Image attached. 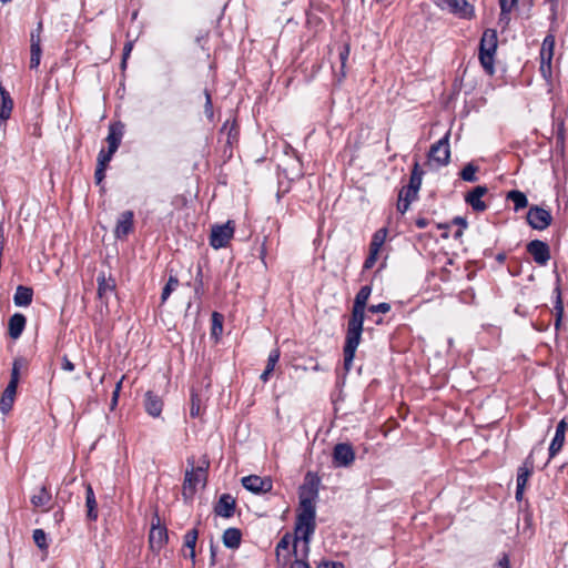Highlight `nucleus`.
I'll return each instance as SVG.
<instances>
[{
	"instance_id": "20",
	"label": "nucleus",
	"mask_w": 568,
	"mask_h": 568,
	"mask_svg": "<svg viewBox=\"0 0 568 568\" xmlns=\"http://www.w3.org/2000/svg\"><path fill=\"white\" fill-rule=\"evenodd\" d=\"M236 508L235 498L230 494H222L214 505V514L223 518H231Z\"/></svg>"
},
{
	"instance_id": "23",
	"label": "nucleus",
	"mask_w": 568,
	"mask_h": 568,
	"mask_svg": "<svg viewBox=\"0 0 568 568\" xmlns=\"http://www.w3.org/2000/svg\"><path fill=\"white\" fill-rule=\"evenodd\" d=\"M145 412L152 417H159L163 409L162 398L152 390H148L144 395Z\"/></svg>"
},
{
	"instance_id": "60",
	"label": "nucleus",
	"mask_w": 568,
	"mask_h": 568,
	"mask_svg": "<svg viewBox=\"0 0 568 568\" xmlns=\"http://www.w3.org/2000/svg\"><path fill=\"white\" fill-rule=\"evenodd\" d=\"M266 254H267V248H266V239H265L261 245L260 253H258V257L265 267H266Z\"/></svg>"
},
{
	"instance_id": "50",
	"label": "nucleus",
	"mask_w": 568,
	"mask_h": 568,
	"mask_svg": "<svg viewBox=\"0 0 568 568\" xmlns=\"http://www.w3.org/2000/svg\"><path fill=\"white\" fill-rule=\"evenodd\" d=\"M280 356H281L280 348L276 347V348L272 349L268 354L265 369H270V371L274 372V368L280 361Z\"/></svg>"
},
{
	"instance_id": "59",
	"label": "nucleus",
	"mask_w": 568,
	"mask_h": 568,
	"mask_svg": "<svg viewBox=\"0 0 568 568\" xmlns=\"http://www.w3.org/2000/svg\"><path fill=\"white\" fill-rule=\"evenodd\" d=\"M495 568H510L509 556L506 552L503 554Z\"/></svg>"
},
{
	"instance_id": "28",
	"label": "nucleus",
	"mask_w": 568,
	"mask_h": 568,
	"mask_svg": "<svg viewBox=\"0 0 568 568\" xmlns=\"http://www.w3.org/2000/svg\"><path fill=\"white\" fill-rule=\"evenodd\" d=\"M559 281H560L559 276H557V285L554 290L555 304H554V311H552L554 320H555L554 325H555L556 331H558L559 327L561 326L562 316H564V302H562V297H561Z\"/></svg>"
},
{
	"instance_id": "9",
	"label": "nucleus",
	"mask_w": 568,
	"mask_h": 568,
	"mask_svg": "<svg viewBox=\"0 0 568 568\" xmlns=\"http://www.w3.org/2000/svg\"><path fill=\"white\" fill-rule=\"evenodd\" d=\"M321 478L317 474L308 471L304 477V483L300 487L298 497L300 503L303 504L304 500H308L310 505H315L316 499L318 498Z\"/></svg>"
},
{
	"instance_id": "53",
	"label": "nucleus",
	"mask_w": 568,
	"mask_h": 568,
	"mask_svg": "<svg viewBox=\"0 0 568 568\" xmlns=\"http://www.w3.org/2000/svg\"><path fill=\"white\" fill-rule=\"evenodd\" d=\"M565 467L566 464L560 465L555 474V480L557 481V484H561L564 488L568 486V479L565 475Z\"/></svg>"
},
{
	"instance_id": "37",
	"label": "nucleus",
	"mask_w": 568,
	"mask_h": 568,
	"mask_svg": "<svg viewBox=\"0 0 568 568\" xmlns=\"http://www.w3.org/2000/svg\"><path fill=\"white\" fill-rule=\"evenodd\" d=\"M98 282V296L103 298L106 293L115 290V281L113 278H105L104 274H101L97 278Z\"/></svg>"
},
{
	"instance_id": "22",
	"label": "nucleus",
	"mask_w": 568,
	"mask_h": 568,
	"mask_svg": "<svg viewBox=\"0 0 568 568\" xmlns=\"http://www.w3.org/2000/svg\"><path fill=\"white\" fill-rule=\"evenodd\" d=\"M221 135H226V145L232 149L240 138V125L234 118L232 121L226 120L220 130Z\"/></svg>"
},
{
	"instance_id": "57",
	"label": "nucleus",
	"mask_w": 568,
	"mask_h": 568,
	"mask_svg": "<svg viewBox=\"0 0 568 568\" xmlns=\"http://www.w3.org/2000/svg\"><path fill=\"white\" fill-rule=\"evenodd\" d=\"M378 255L369 253L363 264V271L371 270L377 261Z\"/></svg>"
},
{
	"instance_id": "16",
	"label": "nucleus",
	"mask_w": 568,
	"mask_h": 568,
	"mask_svg": "<svg viewBox=\"0 0 568 568\" xmlns=\"http://www.w3.org/2000/svg\"><path fill=\"white\" fill-rule=\"evenodd\" d=\"M134 230V213L131 210L122 212L114 227V237L116 240H125Z\"/></svg>"
},
{
	"instance_id": "30",
	"label": "nucleus",
	"mask_w": 568,
	"mask_h": 568,
	"mask_svg": "<svg viewBox=\"0 0 568 568\" xmlns=\"http://www.w3.org/2000/svg\"><path fill=\"white\" fill-rule=\"evenodd\" d=\"M199 538V530L197 528L190 529L185 532L183 537V547L190 549L189 555H184L185 557H189L192 561V564H195V546Z\"/></svg>"
},
{
	"instance_id": "61",
	"label": "nucleus",
	"mask_w": 568,
	"mask_h": 568,
	"mask_svg": "<svg viewBox=\"0 0 568 568\" xmlns=\"http://www.w3.org/2000/svg\"><path fill=\"white\" fill-rule=\"evenodd\" d=\"M74 368V364L67 356H64L62 358V369L67 372H73Z\"/></svg>"
},
{
	"instance_id": "12",
	"label": "nucleus",
	"mask_w": 568,
	"mask_h": 568,
	"mask_svg": "<svg viewBox=\"0 0 568 568\" xmlns=\"http://www.w3.org/2000/svg\"><path fill=\"white\" fill-rule=\"evenodd\" d=\"M333 465L335 467H349L355 460V450L349 443H338L333 448Z\"/></svg>"
},
{
	"instance_id": "31",
	"label": "nucleus",
	"mask_w": 568,
	"mask_h": 568,
	"mask_svg": "<svg viewBox=\"0 0 568 568\" xmlns=\"http://www.w3.org/2000/svg\"><path fill=\"white\" fill-rule=\"evenodd\" d=\"M0 95H1V103H0V124L6 122L12 111L13 101L10 97V93L2 87H0Z\"/></svg>"
},
{
	"instance_id": "3",
	"label": "nucleus",
	"mask_w": 568,
	"mask_h": 568,
	"mask_svg": "<svg viewBox=\"0 0 568 568\" xmlns=\"http://www.w3.org/2000/svg\"><path fill=\"white\" fill-rule=\"evenodd\" d=\"M187 464L190 468L185 471L182 490L184 499L193 498L197 486L201 483H203V485L206 484L207 469L210 467V462L206 457L202 459L201 466H194V458H187Z\"/></svg>"
},
{
	"instance_id": "34",
	"label": "nucleus",
	"mask_w": 568,
	"mask_h": 568,
	"mask_svg": "<svg viewBox=\"0 0 568 568\" xmlns=\"http://www.w3.org/2000/svg\"><path fill=\"white\" fill-rule=\"evenodd\" d=\"M506 200L514 203L515 212H518L528 206V199L526 194L519 190H511L507 192Z\"/></svg>"
},
{
	"instance_id": "27",
	"label": "nucleus",
	"mask_w": 568,
	"mask_h": 568,
	"mask_svg": "<svg viewBox=\"0 0 568 568\" xmlns=\"http://www.w3.org/2000/svg\"><path fill=\"white\" fill-rule=\"evenodd\" d=\"M33 295L32 287L18 285L13 295V303L18 307H27L32 303Z\"/></svg>"
},
{
	"instance_id": "6",
	"label": "nucleus",
	"mask_w": 568,
	"mask_h": 568,
	"mask_svg": "<svg viewBox=\"0 0 568 568\" xmlns=\"http://www.w3.org/2000/svg\"><path fill=\"white\" fill-rule=\"evenodd\" d=\"M235 224L229 220L224 224L212 226L210 235V245L215 248L226 247L234 235Z\"/></svg>"
},
{
	"instance_id": "25",
	"label": "nucleus",
	"mask_w": 568,
	"mask_h": 568,
	"mask_svg": "<svg viewBox=\"0 0 568 568\" xmlns=\"http://www.w3.org/2000/svg\"><path fill=\"white\" fill-rule=\"evenodd\" d=\"M27 325V318L22 313H14L8 322V334L12 339L21 336Z\"/></svg>"
},
{
	"instance_id": "13",
	"label": "nucleus",
	"mask_w": 568,
	"mask_h": 568,
	"mask_svg": "<svg viewBox=\"0 0 568 568\" xmlns=\"http://www.w3.org/2000/svg\"><path fill=\"white\" fill-rule=\"evenodd\" d=\"M242 486L255 494L261 495L272 490L273 481L270 477H261L257 475H248L241 479Z\"/></svg>"
},
{
	"instance_id": "8",
	"label": "nucleus",
	"mask_w": 568,
	"mask_h": 568,
	"mask_svg": "<svg viewBox=\"0 0 568 568\" xmlns=\"http://www.w3.org/2000/svg\"><path fill=\"white\" fill-rule=\"evenodd\" d=\"M169 541L168 528L161 525L158 514L152 519L149 534L150 548L154 552H160Z\"/></svg>"
},
{
	"instance_id": "36",
	"label": "nucleus",
	"mask_w": 568,
	"mask_h": 568,
	"mask_svg": "<svg viewBox=\"0 0 568 568\" xmlns=\"http://www.w3.org/2000/svg\"><path fill=\"white\" fill-rule=\"evenodd\" d=\"M387 232L388 231L386 227H382L373 234L372 241L369 243V253L378 255L381 247L386 241Z\"/></svg>"
},
{
	"instance_id": "19",
	"label": "nucleus",
	"mask_w": 568,
	"mask_h": 568,
	"mask_svg": "<svg viewBox=\"0 0 568 568\" xmlns=\"http://www.w3.org/2000/svg\"><path fill=\"white\" fill-rule=\"evenodd\" d=\"M555 36L547 34L542 41L540 49V70L545 74L546 70L550 71L551 59L554 55Z\"/></svg>"
},
{
	"instance_id": "44",
	"label": "nucleus",
	"mask_w": 568,
	"mask_h": 568,
	"mask_svg": "<svg viewBox=\"0 0 568 568\" xmlns=\"http://www.w3.org/2000/svg\"><path fill=\"white\" fill-rule=\"evenodd\" d=\"M203 94L205 97V103H204V114L209 122H214V109H213V102H212V94L211 91L205 88L203 91Z\"/></svg>"
},
{
	"instance_id": "7",
	"label": "nucleus",
	"mask_w": 568,
	"mask_h": 568,
	"mask_svg": "<svg viewBox=\"0 0 568 568\" xmlns=\"http://www.w3.org/2000/svg\"><path fill=\"white\" fill-rule=\"evenodd\" d=\"M450 131L434 143L428 153L427 158L429 162H435L437 166H445L450 160V146H449Z\"/></svg>"
},
{
	"instance_id": "46",
	"label": "nucleus",
	"mask_w": 568,
	"mask_h": 568,
	"mask_svg": "<svg viewBox=\"0 0 568 568\" xmlns=\"http://www.w3.org/2000/svg\"><path fill=\"white\" fill-rule=\"evenodd\" d=\"M292 542L294 544V536L291 532H285L275 548L277 559H280L281 551L288 550Z\"/></svg>"
},
{
	"instance_id": "47",
	"label": "nucleus",
	"mask_w": 568,
	"mask_h": 568,
	"mask_svg": "<svg viewBox=\"0 0 568 568\" xmlns=\"http://www.w3.org/2000/svg\"><path fill=\"white\" fill-rule=\"evenodd\" d=\"M349 44L348 43H345L341 50H339V60H341V78H339V81L345 78V67H346V62H347V59L349 57Z\"/></svg>"
},
{
	"instance_id": "29",
	"label": "nucleus",
	"mask_w": 568,
	"mask_h": 568,
	"mask_svg": "<svg viewBox=\"0 0 568 568\" xmlns=\"http://www.w3.org/2000/svg\"><path fill=\"white\" fill-rule=\"evenodd\" d=\"M223 544L226 548L237 549L242 540V531L239 528H227L222 536Z\"/></svg>"
},
{
	"instance_id": "58",
	"label": "nucleus",
	"mask_w": 568,
	"mask_h": 568,
	"mask_svg": "<svg viewBox=\"0 0 568 568\" xmlns=\"http://www.w3.org/2000/svg\"><path fill=\"white\" fill-rule=\"evenodd\" d=\"M410 202L408 199H402L398 196L397 211L402 214L406 213L409 209Z\"/></svg>"
},
{
	"instance_id": "62",
	"label": "nucleus",
	"mask_w": 568,
	"mask_h": 568,
	"mask_svg": "<svg viewBox=\"0 0 568 568\" xmlns=\"http://www.w3.org/2000/svg\"><path fill=\"white\" fill-rule=\"evenodd\" d=\"M452 223L455 224V225H458L459 229L460 227L466 229L467 225H468L467 220L464 216H455L453 219Z\"/></svg>"
},
{
	"instance_id": "38",
	"label": "nucleus",
	"mask_w": 568,
	"mask_h": 568,
	"mask_svg": "<svg viewBox=\"0 0 568 568\" xmlns=\"http://www.w3.org/2000/svg\"><path fill=\"white\" fill-rule=\"evenodd\" d=\"M205 294V285L203 281V268L202 265L199 263L196 265V273H195V283H194V297L197 301H201L202 297Z\"/></svg>"
},
{
	"instance_id": "45",
	"label": "nucleus",
	"mask_w": 568,
	"mask_h": 568,
	"mask_svg": "<svg viewBox=\"0 0 568 568\" xmlns=\"http://www.w3.org/2000/svg\"><path fill=\"white\" fill-rule=\"evenodd\" d=\"M32 538L34 544L41 549L47 550L49 548V544L47 540V534L43 529H34L32 534Z\"/></svg>"
},
{
	"instance_id": "21",
	"label": "nucleus",
	"mask_w": 568,
	"mask_h": 568,
	"mask_svg": "<svg viewBox=\"0 0 568 568\" xmlns=\"http://www.w3.org/2000/svg\"><path fill=\"white\" fill-rule=\"evenodd\" d=\"M124 134V124L120 121L113 122L109 125V133L106 136L108 148L111 149V152H116L122 138Z\"/></svg>"
},
{
	"instance_id": "32",
	"label": "nucleus",
	"mask_w": 568,
	"mask_h": 568,
	"mask_svg": "<svg viewBox=\"0 0 568 568\" xmlns=\"http://www.w3.org/2000/svg\"><path fill=\"white\" fill-rule=\"evenodd\" d=\"M518 0H499L500 13L498 19V24L505 30L510 22V12L514 7L517 4Z\"/></svg>"
},
{
	"instance_id": "64",
	"label": "nucleus",
	"mask_w": 568,
	"mask_h": 568,
	"mask_svg": "<svg viewBox=\"0 0 568 568\" xmlns=\"http://www.w3.org/2000/svg\"><path fill=\"white\" fill-rule=\"evenodd\" d=\"M429 224V221L425 217H417L415 220V225L418 227V229H425L426 226H428Z\"/></svg>"
},
{
	"instance_id": "56",
	"label": "nucleus",
	"mask_w": 568,
	"mask_h": 568,
	"mask_svg": "<svg viewBox=\"0 0 568 568\" xmlns=\"http://www.w3.org/2000/svg\"><path fill=\"white\" fill-rule=\"evenodd\" d=\"M317 568H345L341 561L323 560L317 565Z\"/></svg>"
},
{
	"instance_id": "33",
	"label": "nucleus",
	"mask_w": 568,
	"mask_h": 568,
	"mask_svg": "<svg viewBox=\"0 0 568 568\" xmlns=\"http://www.w3.org/2000/svg\"><path fill=\"white\" fill-rule=\"evenodd\" d=\"M51 499L52 495L49 487L47 485H42L39 490L31 496L30 501L34 507H42L48 505Z\"/></svg>"
},
{
	"instance_id": "55",
	"label": "nucleus",
	"mask_w": 568,
	"mask_h": 568,
	"mask_svg": "<svg viewBox=\"0 0 568 568\" xmlns=\"http://www.w3.org/2000/svg\"><path fill=\"white\" fill-rule=\"evenodd\" d=\"M132 48H133V43L131 41H129L124 44L123 53H122V62H121L122 69L126 68V59L129 58V55L132 51Z\"/></svg>"
},
{
	"instance_id": "39",
	"label": "nucleus",
	"mask_w": 568,
	"mask_h": 568,
	"mask_svg": "<svg viewBox=\"0 0 568 568\" xmlns=\"http://www.w3.org/2000/svg\"><path fill=\"white\" fill-rule=\"evenodd\" d=\"M478 171L479 166L474 162H469L459 172V178L465 182L474 183L478 180V176L476 175Z\"/></svg>"
},
{
	"instance_id": "5",
	"label": "nucleus",
	"mask_w": 568,
	"mask_h": 568,
	"mask_svg": "<svg viewBox=\"0 0 568 568\" xmlns=\"http://www.w3.org/2000/svg\"><path fill=\"white\" fill-rule=\"evenodd\" d=\"M28 362L23 357H17L13 359L10 381L0 398V412L3 415H7L12 409L20 381V372L22 368H26Z\"/></svg>"
},
{
	"instance_id": "51",
	"label": "nucleus",
	"mask_w": 568,
	"mask_h": 568,
	"mask_svg": "<svg viewBox=\"0 0 568 568\" xmlns=\"http://www.w3.org/2000/svg\"><path fill=\"white\" fill-rule=\"evenodd\" d=\"M392 306L389 303H386V302H382V303H378V304H373V305H368L366 307V312L368 313H382V314H386L390 311Z\"/></svg>"
},
{
	"instance_id": "26",
	"label": "nucleus",
	"mask_w": 568,
	"mask_h": 568,
	"mask_svg": "<svg viewBox=\"0 0 568 568\" xmlns=\"http://www.w3.org/2000/svg\"><path fill=\"white\" fill-rule=\"evenodd\" d=\"M87 519L95 521L99 517L98 503L91 484L85 485Z\"/></svg>"
},
{
	"instance_id": "43",
	"label": "nucleus",
	"mask_w": 568,
	"mask_h": 568,
	"mask_svg": "<svg viewBox=\"0 0 568 568\" xmlns=\"http://www.w3.org/2000/svg\"><path fill=\"white\" fill-rule=\"evenodd\" d=\"M201 405L202 399L201 396L192 389L191 392V407H190V415L192 418H196L201 416Z\"/></svg>"
},
{
	"instance_id": "48",
	"label": "nucleus",
	"mask_w": 568,
	"mask_h": 568,
	"mask_svg": "<svg viewBox=\"0 0 568 568\" xmlns=\"http://www.w3.org/2000/svg\"><path fill=\"white\" fill-rule=\"evenodd\" d=\"M295 555V560L291 564V568H311L310 564L307 562V557L304 556L303 548L301 550L297 549V554Z\"/></svg>"
},
{
	"instance_id": "11",
	"label": "nucleus",
	"mask_w": 568,
	"mask_h": 568,
	"mask_svg": "<svg viewBox=\"0 0 568 568\" xmlns=\"http://www.w3.org/2000/svg\"><path fill=\"white\" fill-rule=\"evenodd\" d=\"M526 220L531 229L544 231L551 224L552 216L550 211L538 205H531L527 212Z\"/></svg>"
},
{
	"instance_id": "35",
	"label": "nucleus",
	"mask_w": 568,
	"mask_h": 568,
	"mask_svg": "<svg viewBox=\"0 0 568 568\" xmlns=\"http://www.w3.org/2000/svg\"><path fill=\"white\" fill-rule=\"evenodd\" d=\"M424 171L420 169L418 160H415L409 183L407 186L410 187L412 192H418L422 186V180H423Z\"/></svg>"
},
{
	"instance_id": "18",
	"label": "nucleus",
	"mask_w": 568,
	"mask_h": 568,
	"mask_svg": "<svg viewBox=\"0 0 568 568\" xmlns=\"http://www.w3.org/2000/svg\"><path fill=\"white\" fill-rule=\"evenodd\" d=\"M567 420L564 417L557 425L555 436L549 445V460L552 459L564 447L566 440Z\"/></svg>"
},
{
	"instance_id": "1",
	"label": "nucleus",
	"mask_w": 568,
	"mask_h": 568,
	"mask_svg": "<svg viewBox=\"0 0 568 568\" xmlns=\"http://www.w3.org/2000/svg\"><path fill=\"white\" fill-rule=\"evenodd\" d=\"M372 285H364L356 293L351 316L347 321V328L345 334V343L343 347L344 354V369L348 373L352 368L356 349L361 343L362 334L364 331V322L367 318L366 307L369 296L372 294Z\"/></svg>"
},
{
	"instance_id": "4",
	"label": "nucleus",
	"mask_w": 568,
	"mask_h": 568,
	"mask_svg": "<svg viewBox=\"0 0 568 568\" xmlns=\"http://www.w3.org/2000/svg\"><path fill=\"white\" fill-rule=\"evenodd\" d=\"M497 47V31L495 29H486L479 42V61L485 72L489 75L495 73V54Z\"/></svg>"
},
{
	"instance_id": "15",
	"label": "nucleus",
	"mask_w": 568,
	"mask_h": 568,
	"mask_svg": "<svg viewBox=\"0 0 568 568\" xmlns=\"http://www.w3.org/2000/svg\"><path fill=\"white\" fill-rule=\"evenodd\" d=\"M526 251L532 256L535 263H537L538 265L544 266L550 260L549 245L544 241H530L526 246Z\"/></svg>"
},
{
	"instance_id": "42",
	"label": "nucleus",
	"mask_w": 568,
	"mask_h": 568,
	"mask_svg": "<svg viewBox=\"0 0 568 568\" xmlns=\"http://www.w3.org/2000/svg\"><path fill=\"white\" fill-rule=\"evenodd\" d=\"M179 286V278L175 275H170L165 286L162 290L161 303L170 297L171 293Z\"/></svg>"
},
{
	"instance_id": "49",
	"label": "nucleus",
	"mask_w": 568,
	"mask_h": 568,
	"mask_svg": "<svg viewBox=\"0 0 568 568\" xmlns=\"http://www.w3.org/2000/svg\"><path fill=\"white\" fill-rule=\"evenodd\" d=\"M114 153L115 152H111V149H109V148H108V150L101 149L98 154L97 165L108 168Z\"/></svg>"
},
{
	"instance_id": "14",
	"label": "nucleus",
	"mask_w": 568,
	"mask_h": 568,
	"mask_svg": "<svg viewBox=\"0 0 568 568\" xmlns=\"http://www.w3.org/2000/svg\"><path fill=\"white\" fill-rule=\"evenodd\" d=\"M43 24L40 21L34 30L30 33V69L37 70L40 65L42 57L41 33Z\"/></svg>"
},
{
	"instance_id": "2",
	"label": "nucleus",
	"mask_w": 568,
	"mask_h": 568,
	"mask_svg": "<svg viewBox=\"0 0 568 568\" xmlns=\"http://www.w3.org/2000/svg\"><path fill=\"white\" fill-rule=\"evenodd\" d=\"M316 529V506L306 499L298 503L294 528V554H297L298 542L302 541L304 556H308L310 542Z\"/></svg>"
},
{
	"instance_id": "41",
	"label": "nucleus",
	"mask_w": 568,
	"mask_h": 568,
	"mask_svg": "<svg viewBox=\"0 0 568 568\" xmlns=\"http://www.w3.org/2000/svg\"><path fill=\"white\" fill-rule=\"evenodd\" d=\"M223 315L213 312L212 313V327H211V337L215 338L217 341L223 332Z\"/></svg>"
},
{
	"instance_id": "54",
	"label": "nucleus",
	"mask_w": 568,
	"mask_h": 568,
	"mask_svg": "<svg viewBox=\"0 0 568 568\" xmlns=\"http://www.w3.org/2000/svg\"><path fill=\"white\" fill-rule=\"evenodd\" d=\"M417 193L418 192H412L410 187L406 185L400 189L398 196L402 199H408L409 202L412 203L414 200L417 199Z\"/></svg>"
},
{
	"instance_id": "17",
	"label": "nucleus",
	"mask_w": 568,
	"mask_h": 568,
	"mask_svg": "<svg viewBox=\"0 0 568 568\" xmlns=\"http://www.w3.org/2000/svg\"><path fill=\"white\" fill-rule=\"evenodd\" d=\"M488 193V187L486 185H477L471 191L465 194V202L473 209L475 212H484L487 210V204L481 200Z\"/></svg>"
},
{
	"instance_id": "63",
	"label": "nucleus",
	"mask_w": 568,
	"mask_h": 568,
	"mask_svg": "<svg viewBox=\"0 0 568 568\" xmlns=\"http://www.w3.org/2000/svg\"><path fill=\"white\" fill-rule=\"evenodd\" d=\"M53 519H54L57 525H59L60 523L63 521L64 513H63L62 508H60V509H58L57 511L53 513Z\"/></svg>"
},
{
	"instance_id": "40",
	"label": "nucleus",
	"mask_w": 568,
	"mask_h": 568,
	"mask_svg": "<svg viewBox=\"0 0 568 568\" xmlns=\"http://www.w3.org/2000/svg\"><path fill=\"white\" fill-rule=\"evenodd\" d=\"M555 121H556V126H557L556 148L560 149L561 154H564L565 153V142H566L565 119L557 118Z\"/></svg>"
},
{
	"instance_id": "52",
	"label": "nucleus",
	"mask_w": 568,
	"mask_h": 568,
	"mask_svg": "<svg viewBox=\"0 0 568 568\" xmlns=\"http://www.w3.org/2000/svg\"><path fill=\"white\" fill-rule=\"evenodd\" d=\"M105 170H106V168L97 165L95 172H94V181H95V184L100 186L101 192H103L105 190V187L103 185V181L105 179Z\"/></svg>"
},
{
	"instance_id": "10",
	"label": "nucleus",
	"mask_w": 568,
	"mask_h": 568,
	"mask_svg": "<svg viewBox=\"0 0 568 568\" xmlns=\"http://www.w3.org/2000/svg\"><path fill=\"white\" fill-rule=\"evenodd\" d=\"M536 448H534L530 454L526 457L521 466L517 469V486H516V493L515 498L516 500L520 501L524 497V491L527 486L528 479L534 473V458L532 454Z\"/></svg>"
},
{
	"instance_id": "24",
	"label": "nucleus",
	"mask_w": 568,
	"mask_h": 568,
	"mask_svg": "<svg viewBox=\"0 0 568 568\" xmlns=\"http://www.w3.org/2000/svg\"><path fill=\"white\" fill-rule=\"evenodd\" d=\"M448 10L464 19H469L474 16V8L467 0H445Z\"/></svg>"
}]
</instances>
